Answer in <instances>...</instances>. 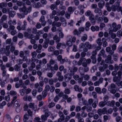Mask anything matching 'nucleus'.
Segmentation results:
<instances>
[{"instance_id":"1","label":"nucleus","mask_w":122,"mask_h":122,"mask_svg":"<svg viewBox=\"0 0 122 122\" xmlns=\"http://www.w3.org/2000/svg\"><path fill=\"white\" fill-rule=\"evenodd\" d=\"M85 15L86 16H89V20H91L92 23L94 24L95 22V20H94V16L91 13L90 10L87 11L85 13Z\"/></svg>"},{"instance_id":"2","label":"nucleus","mask_w":122,"mask_h":122,"mask_svg":"<svg viewBox=\"0 0 122 122\" xmlns=\"http://www.w3.org/2000/svg\"><path fill=\"white\" fill-rule=\"evenodd\" d=\"M24 89L21 90L20 91V92L21 94L22 95H23L24 93L25 92L26 94H28L31 91V90L30 88H28L26 90V87H23Z\"/></svg>"},{"instance_id":"3","label":"nucleus","mask_w":122,"mask_h":122,"mask_svg":"<svg viewBox=\"0 0 122 122\" xmlns=\"http://www.w3.org/2000/svg\"><path fill=\"white\" fill-rule=\"evenodd\" d=\"M117 25L115 22L112 23V27L113 28V30H111L110 31V33H111L112 32H116L117 31Z\"/></svg>"},{"instance_id":"4","label":"nucleus","mask_w":122,"mask_h":122,"mask_svg":"<svg viewBox=\"0 0 122 122\" xmlns=\"http://www.w3.org/2000/svg\"><path fill=\"white\" fill-rule=\"evenodd\" d=\"M31 10V8L30 7H29L28 10H27L25 8V7L24 6L23 8H21L20 10L23 12L25 15L27 14L28 13L30 12Z\"/></svg>"},{"instance_id":"5","label":"nucleus","mask_w":122,"mask_h":122,"mask_svg":"<svg viewBox=\"0 0 122 122\" xmlns=\"http://www.w3.org/2000/svg\"><path fill=\"white\" fill-rule=\"evenodd\" d=\"M84 46L86 49H90L91 47V45H90L89 43L88 42H86L84 46L82 44L80 46V48H84Z\"/></svg>"},{"instance_id":"6","label":"nucleus","mask_w":122,"mask_h":122,"mask_svg":"<svg viewBox=\"0 0 122 122\" xmlns=\"http://www.w3.org/2000/svg\"><path fill=\"white\" fill-rule=\"evenodd\" d=\"M49 115L48 113L46 112L45 115H42L41 117V119L42 121H45L47 119V118L48 117Z\"/></svg>"},{"instance_id":"7","label":"nucleus","mask_w":122,"mask_h":122,"mask_svg":"<svg viewBox=\"0 0 122 122\" xmlns=\"http://www.w3.org/2000/svg\"><path fill=\"white\" fill-rule=\"evenodd\" d=\"M111 59V56L110 55H109L107 56V58L105 60V62L107 63H113V62Z\"/></svg>"},{"instance_id":"8","label":"nucleus","mask_w":122,"mask_h":122,"mask_svg":"<svg viewBox=\"0 0 122 122\" xmlns=\"http://www.w3.org/2000/svg\"><path fill=\"white\" fill-rule=\"evenodd\" d=\"M106 110V108H104L102 110L101 109H99L97 111V113L100 115H101L102 114H105Z\"/></svg>"},{"instance_id":"9","label":"nucleus","mask_w":122,"mask_h":122,"mask_svg":"<svg viewBox=\"0 0 122 122\" xmlns=\"http://www.w3.org/2000/svg\"><path fill=\"white\" fill-rule=\"evenodd\" d=\"M74 88L76 91H78L80 92H82V89L81 88H79L78 86L76 85L74 86Z\"/></svg>"},{"instance_id":"10","label":"nucleus","mask_w":122,"mask_h":122,"mask_svg":"<svg viewBox=\"0 0 122 122\" xmlns=\"http://www.w3.org/2000/svg\"><path fill=\"white\" fill-rule=\"evenodd\" d=\"M91 29L93 31H98L99 30V28L98 26H92L91 27Z\"/></svg>"},{"instance_id":"11","label":"nucleus","mask_w":122,"mask_h":122,"mask_svg":"<svg viewBox=\"0 0 122 122\" xmlns=\"http://www.w3.org/2000/svg\"><path fill=\"white\" fill-rule=\"evenodd\" d=\"M76 8L75 7H70L68 8V11L70 14L72 13L75 10Z\"/></svg>"},{"instance_id":"12","label":"nucleus","mask_w":122,"mask_h":122,"mask_svg":"<svg viewBox=\"0 0 122 122\" xmlns=\"http://www.w3.org/2000/svg\"><path fill=\"white\" fill-rule=\"evenodd\" d=\"M86 27L85 29L87 31H88L89 29V28L91 25V24L89 21L87 22L85 24Z\"/></svg>"},{"instance_id":"13","label":"nucleus","mask_w":122,"mask_h":122,"mask_svg":"<svg viewBox=\"0 0 122 122\" xmlns=\"http://www.w3.org/2000/svg\"><path fill=\"white\" fill-rule=\"evenodd\" d=\"M10 48L9 46H7L6 48V49L5 50V52L7 56H9V54L10 52L9 50Z\"/></svg>"},{"instance_id":"14","label":"nucleus","mask_w":122,"mask_h":122,"mask_svg":"<svg viewBox=\"0 0 122 122\" xmlns=\"http://www.w3.org/2000/svg\"><path fill=\"white\" fill-rule=\"evenodd\" d=\"M106 103L107 105L113 106L114 105L115 102L113 101H112L111 102L108 101Z\"/></svg>"},{"instance_id":"15","label":"nucleus","mask_w":122,"mask_h":122,"mask_svg":"<svg viewBox=\"0 0 122 122\" xmlns=\"http://www.w3.org/2000/svg\"><path fill=\"white\" fill-rule=\"evenodd\" d=\"M45 18L43 16H41L40 19V21L42 23V25L43 26H44L46 24L45 22L44 21Z\"/></svg>"},{"instance_id":"16","label":"nucleus","mask_w":122,"mask_h":122,"mask_svg":"<svg viewBox=\"0 0 122 122\" xmlns=\"http://www.w3.org/2000/svg\"><path fill=\"white\" fill-rule=\"evenodd\" d=\"M116 48V46L115 45H113L112 46V50L110 51V53L112 54L114 52V51L115 50Z\"/></svg>"},{"instance_id":"17","label":"nucleus","mask_w":122,"mask_h":122,"mask_svg":"<svg viewBox=\"0 0 122 122\" xmlns=\"http://www.w3.org/2000/svg\"><path fill=\"white\" fill-rule=\"evenodd\" d=\"M7 94L8 96L11 95L12 96H15L17 94V93L15 91H11L10 92H8Z\"/></svg>"},{"instance_id":"18","label":"nucleus","mask_w":122,"mask_h":122,"mask_svg":"<svg viewBox=\"0 0 122 122\" xmlns=\"http://www.w3.org/2000/svg\"><path fill=\"white\" fill-rule=\"evenodd\" d=\"M104 1H102L99 3L98 5L99 7L100 8H102L104 5Z\"/></svg>"},{"instance_id":"19","label":"nucleus","mask_w":122,"mask_h":122,"mask_svg":"<svg viewBox=\"0 0 122 122\" xmlns=\"http://www.w3.org/2000/svg\"><path fill=\"white\" fill-rule=\"evenodd\" d=\"M14 106L15 107L20 106V102L18 100H17L14 103Z\"/></svg>"},{"instance_id":"20","label":"nucleus","mask_w":122,"mask_h":122,"mask_svg":"<svg viewBox=\"0 0 122 122\" xmlns=\"http://www.w3.org/2000/svg\"><path fill=\"white\" fill-rule=\"evenodd\" d=\"M95 12L96 13H98L100 15H101L102 14V10H100L98 8H96L95 9Z\"/></svg>"},{"instance_id":"21","label":"nucleus","mask_w":122,"mask_h":122,"mask_svg":"<svg viewBox=\"0 0 122 122\" xmlns=\"http://www.w3.org/2000/svg\"><path fill=\"white\" fill-rule=\"evenodd\" d=\"M34 103H30L29 105V107L30 108H32L33 110L35 111L36 110V109H35L34 107Z\"/></svg>"},{"instance_id":"22","label":"nucleus","mask_w":122,"mask_h":122,"mask_svg":"<svg viewBox=\"0 0 122 122\" xmlns=\"http://www.w3.org/2000/svg\"><path fill=\"white\" fill-rule=\"evenodd\" d=\"M109 5L108 3H107L106 4L105 6L107 10L109 12H110L111 10L112 9L110 7L108 6Z\"/></svg>"},{"instance_id":"23","label":"nucleus","mask_w":122,"mask_h":122,"mask_svg":"<svg viewBox=\"0 0 122 122\" xmlns=\"http://www.w3.org/2000/svg\"><path fill=\"white\" fill-rule=\"evenodd\" d=\"M20 116L19 115H17L15 117V122H20Z\"/></svg>"},{"instance_id":"24","label":"nucleus","mask_w":122,"mask_h":122,"mask_svg":"<svg viewBox=\"0 0 122 122\" xmlns=\"http://www.w3.org/2000/svg\"><path fill=\"white\" fill-rule=\"evenodd\" d=\"M96 51H94L92 53V55H93V56L94 57V58L93 59L92 62L94 63H95L96 62V60L95 58V56H94L95 55H96Z\"/></svg>"},{"instance_id":"25","label":"nucleus","mask_w":122,"mask_h":122,"mask_svg":"<svg viewBox=\"0 0 122 122\" xmlns=\"http://www.w3.org/2000/svg\"><path fill=\"white\" fill-rule=\"evenodd\" d=\"M54 20L55 21L52 24V25L53 26H55L56 21H58L59 20V18L57 16H56L55 17Z\"/></svg>"},{"instance_id":"26","label":"nucleus","mask_w":122,"mask_h":122,"mask_svg":"<svg viewBox=\"0 0 122 122\" xmlns=\"http://www.w3.org/2000/svg\"><path fill=\"white\" fill-rule=\"evenodd\" d=\"M55 49V47L50 46L48 48V51L49 52H52Z\"/></svg>"},{"instance_id":"27","label":"nucleus","mask_w":122,"mask_h":122,"mask_svg":"<svg viewBox=\"0 0 122 122\" xmlns=\"http://www.w3.org/2000/svg\"><path fill=\"white\" fill-rule=\"evenodd\" d=\"M65 76L66 78H68V80H67V81H69L71 79L72 76L71 74H68L66 75Z\"/></svg>"},{"instance_id":"28","label":"nucleus","mask_w":122,"mask_h":122,"mask_svg":"<svg viewBox=\"0 0 122 122\" xmlns=\"http://www.w3.org/2000/svg\"><path fill=\"white\" fill-rule=\"evenodd\" d=\"M95 90L96 92L99 93L101 94V89L99 87H96L95 88Z\"/></svg>"},{"instance_id":"29","label":"nucleus","mask_w":122,"mask_h":122,"mask_svg":"<svg viewBox=\"0 0 122 122\" xmlns=\"http://www.w3.org/2000/svg\"><path fill=\"white\" fill-rule=\"evenodd\" d=\"M59 41V40L58 39L56 41V43L57 44L56 48L58 49H59L60 48L61 46V43H58Z\"/></svg>"},{"instance_id":"30","label":"nucleus","mask_w":122,"mask_h":122,"mask_svg":"<svg viewBox=\"0 0 122 122\" xmlns=\"http://www.w3.org/2000/svg\"><path fill=\"white\" fill-rule=\"evenodd\" d=\"M33 6L34 7L36 8H39L41 6V5L40 3H37L36 4H34L33 5Z\"/></svg>"},{"instance_id":"31","label":"nucleus","mask_w":122,"mask_h":122,"mask_svg":"<svg viewBox=\"0 0 122 122\" xmlns=\"http://www.w3.org/2000/svg\"><path fill=\"white\" fill-rule=\"evenodd\" d=\"M106 103L105 102H100L99 104V106L101 107H103L104 106Z\"/></svg>"},{"instance_id":"32","label":"nucleus","mask_w":122,"mask_h":122,"mask_svg":"<svg viewBox=\"0 0 122 122\" xmlns=\"http://www.w3.org/2000/svg\"><path fill=\"white\" fill-rule=\"evenodd\" d=\"M107 67V66H106V65H105V66H103V68L102 67H99V69L100 71H103L104 69Z\"/></svg>"},{"instance_id":"33","label":"nucleus","mask_w":122,"mask_h":122,"mask_svg":"<svg viewBox=\"0 0 122 122\" xmlns=\"http://www.w3.org/2000/svg\"><path fill=\"white\" fill-rule=\"evenodd\" d=\"M87 38V36L86 35H84L83 37L81 38V40L83 41H85Z\"/></svg>"},{"instance_id":"34","label":"nucleus","mask_w":122,"mask_h":122,"mask_svg":"<svg viewBox=\"0 0 122 122\" xmlns=\"http://www.w3.org/2000/svg\"><path fill=\"white\" fill-rule=\"evenodd\" d=\"M117 34V36H122V32L120 30L118 31Z\"/></svg>"},{"instance_id":"35","label":"nucleus","mask_w":122,"mask_h":122,"mask_svg":"<svg viewBox=\"0 0 122 122\" xmlns=\"http://www.w3.org/2000/svg\"><path fill=\"white\" fill-rule=\"evenodd\" d=\"M9 14L10 16L13 17L15 15V13L14 11H12L11 12H9Z\"/></svg>"},{"instance_id":"36","label":"nucleus","mask_w":122,"mask_h":122,"mask_svg":"<svg viewBox=\"0 0 122 122\" xmlns=\"http://www.w3.org/2000/svg\"><path fill=\"white\" fill-rule=\"evenodd\" d=\"M16 108V110L17 112H20L21 108L20 107V106H19V107H15Z\"/></svg>"},{"instance_id":"37","label":"nucleus","mask_w":122,"mask_h":122,"mask_svg":"<svg viewBox=\"0 0 122 122\" xmlns=\"http://www.w3.org/2000/svg\"><path fill=\"white\" fill-rule=\"evenodd\" d=\"M66 45L69 46H71L72 45V43L70 41H68L67 42Z\"/></svg>"},{"instance_id":"38","label":"nucleus","mask_w":122,"mask_h":122,"mask_svg":"<svg viewBox=\"0 0 122 122\" xmlns=\"http://www.w3.org/2000/svg\"><path fill=\"white\" fill-rule=\"evenodd\" d=\"M108 88L109 90L110 91L111 93L113 94H114L116 92V91L115 90L113 89H111V88Z\"/></svg>"},{"instance_id":"39","label":"nucleus","mask_w":122,"mask_h":122,"mask_svg":"<svg viewBox=\"0 0 122 122\" xmlns=\"http://www.w3.org/2000/svg\"><path fill=\"white\" fill-rule=\"evenodd\" d=\"M121 79V78L120 77H119L118 79L116 77H114L113 78V81L114 82L117 81H120Z\"/></svg>"},{"instance_id":"40","label":"nucleus","mask_w":122,"mask_h":122,"mask_svg":"<svg viewBox=\"0 0 122 122\" xmlns=\"http://www.w3.org/2000/svg\"><path fill=\"white\" fill-rule=\"evenodd\" d=\"M84 59L83 58H81L80 59L78 63V64L79 65H80L82 64V61H83Z\"/></svg>"},{"instance_id":"41","label":"nucleus","mask_w":122,"mask_h":122,"mask_svg":"<svg viewBox=\"0 0 122 122\" xmlns=\"http://www.w3.org/2000/svg\"><path fill=\"white\" fill-rule=\"evenodd\" d=\"M64 92L66 94H69L70 93V91L69 89H65Z\"/></svg>"},{"instance_id":"42","label":"nucleus","mask_w":122,"mask_h":122,"mask_svg":"<svg viewBox=\"0 0 122 122\" xmlns=\"http://www.w3.org/2000/svg\"><path fill=\"white\" fill-rule=\"evenodd\" d=\"M55 103L53 102H51V103H50L49 105V108H51L55 106Z\"/></svg>"},{"instance_id":"43","label":"nucleus","mask_w":122,"mask_h":122,"mask_svg":"<svg viewBox=\"0 0 122 122\" xmlns=\"http://www.w3.org/2000/svg\"><path fill=\"white\" fill-rule=\"evenodd\" d=\"M101 39L99 38L97 39V44L99 45H101L102 44V43L101 42Z\"/></svg>"},{"instance_id":"44","label":"nucleus","mask_w":122,"mask_h":122,"mask_svg":"<svg viewBox=\"0 0 122 122\" xmlns=\"http://www.w3.org/2000/svg\"><path fill=\"white\" fill-rule=\"evenodd\" d=\"M35 66V65L34 63H32L31 65V67L30 68H29V70H32L33 68H34Z\"/></svg>"},{"instance_id":"45","label":"nucleus","mask_w":122,"mask_h":122,"mask_svg":"<svg viewBox=\"0 0 122 122\" xmlns=\"http://www.w3.org/2000/svg\"><path fill=\"white\" fill-rule=\"evenodd\" d=\"M0 93L2 95H4L5 94V92L4 90H1L0 88Z\"/></svg>"},{"instance_id":"46","label":"nucleus","mask_w":122,"mask_h":122,"mask_svg":"<svg viewBox=\"0 0 122 122\" xmlns=\"http://www.w3.org/2000/svg\"><path fill=\"white\" fill-rule=\"evenodd\" d=\"M103 20H104V22L105 23H107L108 21V18L105 17H103Z\"/></svg>"},{"instance_id":"47","label":"nucleus","mask_w":122,"mask_h":122,"mask_svg":"<svg viewBox=\"0 0 122 122\" xmlns=\"http://www.w3.org/2000/svg\"><path fill=\"white\" fill-rule=\"evenodd\" d=\"M59 36L60 38H62L63 36V34L61 31H60Z\"/></svg>"},{"instance_id":"48","label":"nucleus","mask_w":122,"mask_h":122,"mask_svg":"<svg viewBox=\"0 0 122 122\" xmlns=\"http://www.w3.org/2000/svg\"><path fill=\"white\" fill-rule=\"evenodd\" d=\"M74 33L75 34L77 35L78 36L81 33V32L79 33V31L78 32L77 30H75L74 31Z\"/></svg>"},{"instance_id":"49","label":"nucleus","mask_w":122,"mask_h":122,"mask_svg":"<svg viewBox=\"0 0 122 122\" xmlns=\"http://www.w3.org/2000/svg\"><path fill=\"white\" fill-rule=\"evenodd\" d=\"M112 109H109L108 110V112H107L106 111L105 113L107 114L108 113L111 114L112 113Z\"/></svg>"},{"instance_id":"50","label":"nucleus","mask_w":122,"mask_h":122,"mask_svg":"<svg viewBox=\"0 0 122 122\" xmlns=\"http://www.w3.org/2000/svg\"><path fill=\"white\" fill-rule=\"evenodd\" d=\"M20 67L18 66L17 65H16L15 66V69L16 71H18L20 70Z\"/></svg>"},{"instance_id":"51","label":"nucleus","mask_w":122,"mask_h":122,"mask_svg":"<svg viewBox=\"0 0 122 122\" xmlns=\"http://www.w3.org/2000/svg\"><path fill=\"white\" fill-rule=\"evenodd\" d=\"M104 41L105 42L103 43V46L104 47H106L107 45V42L105 41V40L104 39L103 40V41Z\"/></svg>"},{"instance_id":"52","label":"nucleus","mask_w":122,"mask_h":122,"mask_svg":"<svg viewBox=\"0 0 122 122\" xmlns=\"http://www.w3.org/2000/svg\"><path fill=\"white\" fill-rule=\"evenodd\" d=\"M37 91L36 90H34L32 92V95L33 96H35L36 94Z\"/></svg>"},{"instance_id":"53","label":"nucleus","mask_w":122,"mask_h":122,"mask_svg":"<svg viewBox=\"0 0 122 122\" xmlns=\"http://www.w3.org/2000/svg\"><path fill=\"white\" fill-rule=\"evenodd\" d=\"M8 95V96H5V100L7 101H10V97Z\"/></svg>"},{"instance_id":"54","label":"nucleus","mask_w":122,"mask_h":122,"mask_svg":"<svg viewBox=\"0 0 122 122\" xmlns=\"http://www.w3.org/2000/svg\"><path fill=\"white\" fill-rule=\"evenodd\" d=\"M112 32L110 34L109 33V34L111 35V36L112 38H115L116 37V35L115 34L113 33L112 32Z\"/></svg>"},{"instance_id":"55","label":"nucleus","mask_w":122,"mask_h":122,"mask_svg":"<svg viewBox=\"0 0 122 122\" xmlns=\"http://www.w3.org/2000/svg\"><path fill=\"white\" fill-rule=\"evenodd\" d=\"M109 88H111V89H113L115 88V86L114 84H112L109 87Z\"/></svg>"},{"instance_id":"56","label":"nucleus","mask_w":122,"mask_h":122,"mask_svg":"<svg viewBox=\"0 0 122 122\" xmlns=\"http://www.w3.org/2000/svg\"><path fill=\"white\" fill-rule=\"evenodd\" d=\"M105 26V24L103 23H101L100 25V27L101 28H103Z\"/></svg>"},{"instance_id":"57","label":"nucleus","mask_w":122,"mask_h":122,"mask_svg":"<svg viewBox=\"0 0 122 122\" xmlns=\"http://www.w3.org/2000/svg\"><path fill=\"white\" fill-rule=\"evenodd\" d=\"M103 99L104 101L105 102H106L108 100V97L107 96H105L104 97Z\"/></svg>"},{"instance_id":"58","label":"nucleus","mask_w":122,"mask_h":122,"mask_svg":"<svg viewBox=\"0 0 122 122\" xmlns=\"http://www.w3.org/2000/svg\"><path fill=\"white\" fill-rule=\"evenodd\" d=\"M87 114L85 112H83L81 114V116L82 117H85L86 116Z\"/></svg>"},{"instance_id":"59","label":"nucleus","mask_w":122,"mask_h":122,"mask_svg":"<svg viewBox=\"0 0 122 122\" xmlns=\"http://www.w3.org/2000/svg\"><path fill=\"white\" fill-rule=\"evenodd\" d=\"M36 27L37 28L40 29L41 27V25L40 23H38L36 25Z\"/></svg>"},{"instance_id":"60","label":"nucleus","mask_w":122,"mask_h":122,"mask_svg":"<svg viewBox=\"0 0 122 122\" xmlns=\"http://www.w3.org/2000/svg\"><path fill=\"white\" fill-rule=\"evenodd\" d=\"M40 118H39L38 117H36L35 118V119L34 120V121L35 122H37L40 121Z\"/></svg>"},{"instance_id":"61","label":"nucleus","mask_w":122,"mask_h":122,"mask_svg":"<svg viewBox=\"0 0 122 122\" xmlns=\"http://www.w3.org/2000/svg\"><path fill=\"white\" fill-rule=\"evenodd\" d=\"M59 114L60 117H64L63 116V114L62 112H59Z\"/></svg>"},{"instance_id":"62","label":"nucleus","mask_w":122,"mask_h":122,"mask_svg":"<svg viewBox=\"0 0 122 122\" xmlns=\"http://www.w3.org/2000/svg\"><path fill=\"white\" fill-rule=\"evenodd\" d=\"M48 46L46 42L44 43L43 44V47L45 48H46Z\"/></svg>"},{"instance_id":"63","label":"nucleus","mask_w":122,"mask_h":122,"mask_svg":"<svg viewBox=\"0 0 122 122\" xmlns=\"http://www.w3.org/2000/svg\"><path fill=\"white\" fill-rule=\"evenodd\" d=\"M3 60L4 61L6 62L7 61L8 59L6 56H5L3 57Z\"/></svg>"},{"instance_id":"64","label":"nucleus","mask_w":122,"mask_h":122,"mask_svg":"<svg viewBox=\"0 0 122 122\" xmlns=\"http://www.w3.org/2000/svg\"><path fill=\"white\" fill-rule=\"evenodd\" d=\"M49 28H50L48 26L44 28V30L45 32H47Z\"/></svg>"}]
</instances>
